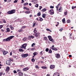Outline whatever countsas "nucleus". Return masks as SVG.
Instances as JSON below:
<instances>
[{"mask_svg": "<svg viewBox=\"0 0 76 76\" xmlns=\"http://www.w3.org/2000/svg\"><path fill=\"white\" fill-rule=\"evenodd\" d=\"M14 37L15 36H13L9 37L7 38L6 39H4L3 40V42H5V41H6V42H7V41H10V39H12L13 38H14Z\"/></svg>", "mask_w": 76, "mask_h": 76, "instance_id": "1", "label": "nucleus"}, {"mask_svg": "<svg viewBox=\"0 0 76 76\" xmlns=\"http://www.w3.org/2000/svg\"><path fill=\"white\" fill-rule=\"evenodd\" d=\"M15 12H16V10H12L7 12V15H12V14L15 13Z\"/></svg>", "mask_w": 76, "mask_h": 76, "instance_id": "2", "label": "nucleus"}, {"mask_svg": "<svg viewBox=\"0 0 76 76\" xmlns=\"http://www.w3.org/2000/svg\"><path fill=\"white\" fill-rule=\"evenodd\" d=\"M39 33H37L34 34L35 37H36V38L37 39H38V38H39Z\"/></svg>", "mask_w": 76, "mask_h": 76, "instance_id": "3", "label": "nucleus"}, {"mask_svg": "<svg viewBox=\"0 0 76 76\" xmlns=\"http://www.w3.org/2000/svg\"><path fill=\"white\" fill-rule=\"evenodd\" d=\"M27 45V44L26 43L23 44L22 45V47L21 48H24L25 50L26 49V46Z\"/></svg>", "mask_w": 76, "mask_h": 76, "instance_id": "4", "label": "nucleus"}, {"mask_svg": "<svg viewBox=\"0 0 76 76\" xmlns=\"http://www.w3.org/2000/svg\"><path fill=\"white\" fill-rule=\"evenodd\" d=\"M37 20V21H40V22H42V20H43V19L42 18L38 17V18H37L36 19Z\"/></svg>", "mask_w": 76, "mask_h": 76, "instance_id": "5", "label": "nucleus"}, {"mask_svg": "<svg viewBox=\"0 0 76 76\" xmlns=\"http://www.w3.org/2000/svg\"><path fill=\"white\" fill-rule=\"evenodd\" d=\"M6 63L7 65H9V66H10V63H11V61H10L9 60H8L6 61Z\"/></svg>", "mask_w": 76, "mask_h": 76, "instance_id": "6", "label": "nucleus"}, {"mask_svg": "<svg viewBox=\"0 0 76 76\" xmlns=\"http://www.w3.org/2000/svg\"><path fill=\"white\" fill-rule=\"evenodd\" d=\"M10 67H9V66H7L6 67L5 71L6 73H8L9 72V71L10 70Z\"/></svg>", "mask_w": 76, "mask_h": 76, "instance_id": "7", "label": "nucleus"}, {"mask_svg": "<svg viewBox=\"0 0 76 76\" xmlns=\"http://www.w3.org/2000/svg\"><path fill=\"white\" fill-rule=\"evenodd\" d=\"M50 14V15H53L54 12V10H53V9H51L49 11Z\"/></svg>", "mask_w": 76, "mask_h": 76, "instance_id": "8", "label": "nucleus"}, {"mask_svg": "<svg viewBox=\"0 0 76 76\" xmlns=\"http://www.w3.org/2000/svg\"><path fill=\"white\" fill-rule=\"evenodd\" d=\"M56 57L57 58H59L60 57V55L59 54H55Z\"/></svg>", "mask_w": 76, "mask_h": 76, "instance_id": "9", "label": "nucleus"}, {"mask_svg": "<svg viewBox=\"0 0 76 76\" xmlns=\"http://www.w3.org/2000/svg\"><path fill=\"white\" fill-rule=\"evenodd\" d=\"M59 73L58 72H56L53 75V76H59Z\"/></svg>", "mask_w": 76, "mask_h": 76, "instance_id": "10", "label": "nucleus"}, {"mask_svg": "<svg viewBox=\"0 0 76 76\" xmlns=\"http://www.w3.org/2000/svg\"><path fill=\"white\" fill-rule=\"evenodd\" d=\"M9 52L8 51H6V50H4V51L3 53V54L4 56H5L6 54H7Z\"/></svg>", "mask_w": 76, "mask_h": 76, "instance_id": "11", "label": "nucleus"}, {"mask_svg": "<svg viewBox=\"0 0 76 76\" xmlns=\"http://www.w3.org/2000/svg\"><path fill=\"white\" fill-rule=\"evenodd\" d=\"M54 67H55V66L54 65H50V68L51 69H53Z\"/></svg>", "mask_w": 76, "mask_h": 76, "instance_id": "12", "label": "nucleus"}, {"mask_svg": "<svg viewBox=\"0 0 76 76\" xmlns=\"http://www.w3.org/2000/svg\"><path fill=\"white\" fill-rule=\"evenodd\" d=\"M29 69L28 68V67H26L23 69V71H27Z\"/></svg>", "mask_w": 76, "mask_h": 76, "instance_id": "13", "label": "nucleus"}, {"mask_svg": "<svg viewBox=\"0 0 76 76\" xmlns=\"http://www.w3.org/2000/svg\"><path fill=\"white\" fill-rule=\"evenodd\" d=\"M51 50H54V51H57L58 50L55 47H54L53 48H51Z\"/></svg>", "mask_w": 76, "mask_h": 76, "instance_id": "14", "label": "nucleus"}, {"mask_svg": "<svg viewBox=\"0 0 76 76\" xmlns=\"http://www.w3.org/2000/svg\"><path fill=\"white\" fill-rule=\"evenodd\" d=\"M24 13L26 14H29L31 13V11H26L25 12H24Z\"/></svg>", "mask_w": 76, "mask_h": 76, "instance_id": "15", "label": "nucleus"}, {"mask_svg": "<svg viewBox=\"0 0 76 76\" xmlns=\"http://www.w3.org/2000/svg\"><path fill=\"white\" fill-rule=\"evenodd\" d=\"M18 74H19V76H23V73H22V72H19Z\"/></svg>", "mask_w": 76, "mask_h": 76, "instance_id": "16", "label": "nucleus"}, {"mask_svg": "<svg viewBox=\"0 0 76 76\" xmlns=\"http://www.w3.org/2000/svg\"><path fill=\"white\" fill-rule=\"evenodd\" d=\"M46 10H47V9H46L45 8H44V9H42L41 10V12H45V11H46Z\"/></svg>", "mask_w": 76, "mask_h": 76, "instance_id": "17", "label": "nucleus"}, {"mask_svg": "<svg viewBox=\"0 0 76 76\" xmlns=\"http://www.w3.org/2000/svg\"><path fill=\"white\" fill-rule=\"evenodd\" d=\"M62 8H61V7H60L59 8V9L58 10H59V12H62Z\"/></svg>", "mask_w": 76, "mask_h": 76, "instance_id": "18", "label": "nucleus"}, {"mask_svg": "<svg viewBox=\"0 0 76 76\" xmlns=\"http://www.w3.org/2000/svg\"><path fill=\"white\" fill-rule=\"evenodd\" d=\"M6 30L7 31H6L7 32H9L10 31V28H7Z\"/></svg>", "mask_w": 76, "mask_h": 76, "instance_id": "19", "label": "nucleus"}, {"mask_svg": "<svg viewBox=\"0 0 76 76\" xmlns=\"http://www.w3.org/2000/svg\"><path fill=\"white\" fill-rule=\"evenodd\" d=\"M10 27L12 30L14 29V27H13V26H12V25H10Z\"/></svg>", "mask_w": 76, "mask_h": 76, "instance_id": "20", "label": "nucleus"}, {"mask_svg": "<svg viewBox=\"0 0 76 76\" xmlns=\"http://www.w3.org/2000/svg\"><path fill=\"white\" fill-rule=\"evenodd\" d=\"M46 16V14H43L42 15V18H45Z\"/></svg>", "mask_w": 76, "mask_h": 76, "instance_id": "21", "label": "nucleus"}, {"mask_svg": "<svg viewBox=\"0 0 76 76\" xmlns=\"http://www.w3.org/2000/svg\"><path fill=\"white\" fill-rule=\"evenodd\" d=\"M41 12H39L37 13V16H41Z\"/></svg>", "mask_w": 76, "mask_h": 76, "instance_id": "22", "label": "nucleus"}, {"mask_svg": "<svg viewBox=\"0 0 76 76\" xmlns=\"http://www.w3.org/2000/svg\"><path fill=\"white\" fill-rule=\"evenodd\" d=\"M65 21H66V20H65V18H64V19L62 20V22L63 23H65Z\"/></svg>", "mask_w": 76, "mask_h": 76, "instance_id": "23", "label": "nucleus"}, {"mask_svg": "<svg viewBox=\"0 0 76 76\" xmlns=\"http://www.w3.org/2000/svg\"><path fill=\"white\" fill-rule=\"evenodd\" d=\"M19 51H20V52H23V50L22 49H19Z\"/></svg>", "mask_w": 76, "mask_h": 76, "instance_id": "24", "label": "nucleus"}, {"mask_svg": "<svg viewBox=\"0 0 76 76\" xmlns=\"http://www.w3.org/2000/svg\"><path fill=\"white\" fill-rule=\"evenodd\" d=\"M21 56L22 57H23V58H25V56L24 54H22Z\"/></svg>", "mask_w": 76, "mask_h": 76, "instance_id": "25", "label": "nucleus"}, {"mask_svg": "<svg viewBox=\"0 0 76 76\" xmlns=\"http://www.w3.org/2000/svg\"><path fill=\"white\" fill-rule=\"evenodd\" d=\"M35 23H36V22L34 21L33 23V26H32V27H34L35 26Z\"/></svg>", "mask_w": 76, "mask_h": 76, "instance_id": "26", "label": "nucleus"}, {"mask_svg": "<svg viewBox=\"0 0 76 76\" xmlns=\"http://www.w3.org/2000/svg\"><path fill=\"white\" fill-rule=\"evenodd\" d=\"M22 31H23V29H22V28L18 30V32H22Z\"/></svg>", "mask_w": 76, "mask_h": 76, "instance_id": "27", "label": "nucleus"}, {"mask_svg": "<svg viewBox=\"0 0 76 76\" xmlns=\"http://www.w3.org/2000/svg\"><path fill=\"white\" fill-rule=\"evenodd\" d=\"M48 38L50 41L51 40V39H52V38H51V36H48Z\"/></svg>", "mask_w": 76, "mask_h": 76, "instance_id": "28", "label": "nucleus"}, {"mask_svg": "<svg viewBox=\"0 0 76 76\" xmlns=\"http://www.w3.org/2000/svg\"><path fill=\"white\" fill-rule=\"evenodd\" d=\"M37 52H34V53H33V55L34 56H36V55H37Z\"/></svg>", "mask_w": 76, "mask_h": 76, "instance_id": "29", "label": "nucleus"}, {"mask_svg": "<svg viewBox=\"0 0 76 76\" xmlns=\"http://www.w3.org/2000/svg\"><path fill=\"white\" fill-rule=\"evenodd\" d=\"M28 39V40H30L31 39V36H29L27 38Z\"/></svg>", "mask_w": 76, "mask_h": 76, "instance_id": "30", "label": "nucleus"}, {"mask_svg": "<svg viewBox=\"0 0 76 76\" xmlns=\"http://www.w3.org/2000/svg\"><path fill=\"white\" fill-rule=\"evenodd\" d=\"M27 39V38L26 37H24L23 38V41H26Z\"/></svg>", "mask_w": 76, "mask_h": 76, "instance_id": "31", "label": "nucleus"}, {"mask_svg": "<svg viewBox=\"0 0 76 76\" xmlns=\"http://www.w3.org/2000/svg\"><path fill=\"white\" fill-rule=\"evenodd\" d=\"M50 41H52L53 42H55L54 40V39H50Z\"/></svg>", "mask_w": 76, "mask_h": 76, "instance_id": "32", "label": "nucleus"}, {"mask_svg": "<svg viewBox=\"0 0 76 76\" xmlns=\"http://www.w3.org/2000/svg\"><path fill=\"white\" fill-rule=\"evenodd\" d=\"M28 3L27 2H26L24 4L23 6H26V5H28Z\"/></svg>", "mask_w": 76, "mask_h": 76, "instance_id": "33", "label": "nucleus"}, {"mask_svg": "<svg viewBox=\"0 0 76 76\" xmlns=\"http://www.w3.org/2000/svg\"><path fill=\"white\" fill-rule=\"evenodd\" d=\"M2 20L4 23H6V20L5 19H2Z\"/></svg>", "mask_w": 76, "mask_h": 76, "instance_id": "34", "label": "nucleus"}, {"mask_svg": "<svg viewBox=\"0 0 76 76\" xmlns=\"http://www.w3.org/2000/svg\"><path fill=\"white\" fill-rule=\"evenodd\" d=\"M45 51H46V52H48V51H49V49H48V48H47L45 49Z\"/></svg>", "mask_w": 76, "mask_h": 76, "instance_id": "35", "label": "nucleus"}, {"mask_svg": "<svg viewBox=\"0 0 76 76\" xmlns=\"http://www.w3.org/2000/svg\"><path fill=\"white\" fill-rule=\"evenodd\" d=\"M34 33H37V30H36V28H35L34 29Z\"/></svg>", "mask_w": 76, "mask_h": 76, "instance_id": "36", "label": "nucleus"}, {"mask_svg": "<svg viewBox=\"0 0 76 76\" xmlns=\"http://www.w3.org/2000/svg\"><path fill=\"white\" fill-rule=\"evenodd\" d=\"M42 68L43 69H47V67L46 66H42Z\"/></svg>", "mask_w": 76, "mask_h": 76, "instance_id": "37", "label": "nucleus"}, {"mask_svg": "<svg viewBox=\"0 0 76 76\" xmlns=\"http://www.w3.org/2000/svg\"><path fill=\"white\" fill-rule=\"evenodd\" d=\"M26 26H22V27H21V29H23V28H26Z\"/></svg>", "mask_w": 76, "mask_h": 76, "instance_id": "38", "label": "nucleus"}, {"mask_svg": "<svg viewBox=\"0 0 76 76\" xmlns=\"http://www.w3.org/2000/svg\"><path fill=\"white\" fill-rule=\"evenodd\" d=\"M49 53H52V50H51V49L49 50Z\"/></svg>", "mask_w": 76, "mask_h": 76, "instance_id": "39", "label": "nucleus"}, {"mask_svg": "<svg viewBox=\"0 0 76 76\" xmlns=\"http://www.w3.org/2000/svg\"><path fill=\"white\" fill-rule=\"evenodd\" d=\"M67 23H70L71 21H70V20H67Z\"/></svg>", "mask_w": 76, "mask_h": 76, "instance_id": "40", "label": "nucleus"}, {"mask_svg": "<svg viewBox=\"0 0 76 76\" xmlns=\"http://www.w3.org/2000/svg\"><path fill=\"white\" fill-rule=\"evenodd\" d=\"M35 67L36 69H39V67H38V66L37 65L35 66Z\"/></svg>", "mask_w": 76, "mask_h": 76, "instance_id": "41", "label": "nucleus"}, {"mask_svg": "<svg viewBox=\"0 0 76 76\" xmlns=\"http://www.w3.org/2000/svg\"><path fill=\"white\" fill-rule=\"evenodd\" d=\"M63 40H64L65 41L66 40V37L64 36L63 37Z\"/></svg>", "mask_w": 76, "mask_h": 76, "instance_id": "42", "label": "nucleus"}, {"mask_svg": "<svg viewBox=\"0 0 76 76\" xmlns=\"http://www.w3.org/2000/svg\"><path fill=\"white\" fill-rule=\"evenodd\" d=\"M25 57H28V53L25 54Z\"/></svg>", "mask_w": 76, "mask_h": 76, "instance_id": "43", "label": "nucleus"}, {"mask_svg": "<svg viewBox=\"0 0 76 76\" xmlns=\"http://www.w3.org/2000/svg\"><path fill=\"white\" fill-rule=\"evenodd\" d=\"M44 39H45L46 40V41H47V40H48V39H47V37H44Z\"/></svg>", "mask_w": 76, "mask_h": 76, "instance_id": "44", "label": "nucleus"}, {"mask_svg": "<svg viewBox=\"0 0 76 76\" xmlns=\"http://www.w3.org/2000/svg\"><path fill=\"white\" fill-rule=\"evenodd\" d=\"M31 38H32V39H34V38H35V37L32 35H31Z\"/></svg>", "mask_w": 76, "mask_h": 76, "instance_id": "45", "label": "nucleus"}, {"mask_svg": "<svg viewBox=\"0 0 76 76\" xmlns=\"http://www.w3.org/2000/svg\"><path fill=\"white\" fill-rule=\"evenodd\" d=\"M18 1V0H15L14 1V3H17Z\"/></svg>", "mask_w": 76, "mask_h": 76, "instance_id": "46", "label": "nucleus"}, {"mask_svg": "<svg viewBox=\"0 0 76 76\" xmlns=\"http://www.w3.org/2000/svg\"><path fill=\"white\" fill-rule=\"evenodd\" d=\"M41 9H42V7L40 6L39 8V10H41Z\"/></svg>", "mask_w": 76, "mask_h": 76, "instance_id": "47", "label": "nucleus"}, {"mask_svg": "<svg viewBox=\"0 0 76 76\" xmlns=\"http://www.w3.org/2000/svg\"><path fill=\"white\" fill-rule=\"evenodd\" d=\"M31 61H32V62H35V59L34 58H33L31 59Z\"/></svg>", "mask_w": 76, "mask_h": 76, "instance_id": "48", "label": "nucleus"}, {"mask_svg": "<svg viewBox=\"0 0 76 76\" xmlns=\"http://www.w3.org/2000/svg\"><path fill=\"white\" fill-rule=\"evenodd\" d=\"M14 73V74H16V73H17V72L15 70L13 71Z\"/></svg>", "mask_w": 76, "mask_h": 76, "instance_id": "49", "label": "nucleus"}, {"mask_svg": "<svg viewBox=\"0 0 76 76\" xmlns=\"http://www.w3.org/2000/svg\"><path fill=\"white\" fill-rule=\"evenodd\" d=\"M3 27V26L2 25H0V29H1V28H2Z\"/></svg>", "mask_w": 76, "mask_h": 76, "instance_id": "50", "label": "nucleus"}, {"mask_svg": "<svg viewBox=\"0 0 76 76\" xmlns=\"http://www.w3.org/2000/svg\"><path fill=\"white\" fill-rule=\"evenodd\" d=\"M56 10L57 11H58V6H56Z\"/></svg>", "mask_w": 76, "mask_h": 76, "instance_id": "51", "label": "nucleus"}, {"mask_svg": "<svg viewBox=\"0 0 76 76\" xmlns=\"http://www.w3.org/2000/svg\"><path fill=\"white\" fill-rule=\"evenodd\" d=\"M35 45V43H33L31 45V47H34V45Z\"/></svg>", "mask_w": 76, "mask_h": 76, "instance_id": "52", "label": "nucleus"}, {"mask_svg": "<svg viewBox=\"0 0 76 76\" xmlns=\"http://www.w3.org/2000/svg\"><path fill=\"white\" fill-rule=\"evenodd\" d=\"M50 9H53L54 8V6H51L50 7Z\"/></svg>", "mask_w": 76, "mask_h": 76, "instance_id": "53", "label": "nucleus"}, {"mask_svg": "<svg viewBox=\"0 0 76 76\" xmlns=\"http://www.w3.org/2000/svg\"><path fill=\"white\" fill-rule=\"evenodd\" d=\"M2 75H3V72H0V76H2Z\"/></svg>", "mask_w": 76, "mask_h": 76, "instance_id": "54", "label": "nucleus"}, {"mask_svg": "<svg viewBox=\"0 0 76 76\" xmlns=\"http://www.w3.org/2000/svg\"><path fill=\"white\" fill-rule=\"evenodd\" d=\"M35 7H38V4H36Z\"/></svg>", "mask_w": 76, "mask_h": 76, "instance_id": "55", "label": "nucleus"}, {"mask_svg": "<svg viewBox=\"0 0 76 76\" xmlns=\"http://www.w3.org/2000/svg\"><path fill=\"white\" fill-rule=\"evenodd\" d=\"M72 34H71L70 35H69V37H70V38H72Z\"/></svg>", "mask_w": 76, "mask_h": 76, "instance_id": "56", "label": "nucleus"}, {"mask_svg": "<svg viewBox=\"0 0 76 76\" xmlns=\"http://www.w3.org/2000/svg\"><path fill=\"white\" fill-rule=\"evenodd\" d=\"M75 8H76V6L72 7V9H75Z\"/></svg>", "mask_w": 76, "mask_h": 76, "instance_id": "57", "label": "nucleus"}, {"mask_svg": "<svg viewBox=\"0 0 76 76\" xmlns=\"http://www.w3.org/2000/svg\"><path fill=\"white\" fill-rule=\"evenodd\" d=\"M9 59L11 61H13V59H12L10 58H9Z\"/></svg>", "mask_w": 76, "mask_h": 76, "instance_id": "58", "label": "nucleus"}, {"mask_svg": "<svg viewBox=\"0 0 76 76\" xmlns=\"http://www.w3.org/2000/svg\"><path fill=\"white\" fill-rule=\"evenodd\" d=\"M35 50V48H32L31 49V51H33V50Z\"/></svg>", "mask_w": 76, "mask_h": 76, "instance_id": "59", "label": "nucleus"}, {"mask_svg": "<svg viewBox=\"0 0 76 76\" xmlns=\"http://www.w3.org/2000/svg\"><path fill=\"white\" fill-rule=\"evenodd\" d=\"M17 72H21V70L20 69H18L17 70Z\"/></svg>", "mask_w": 76, "mask_h": 76, "instance_id": "60", "label": "nucleus"}, {"mask_svg": "<svg viewBox=\"0 0 76 76\" xmlns=\"http://www.w3.org/2000/svg\"><path fill=\"white\" fill-rule=\"evenodd\" d=\"M61 5V4L59 3L58 4V5H57V6L59 7L60 6V5Z\"/></svg>", "mask_w": 76, "mask_h": 76, "instance_id": "61", "label": "nucleus"}, {"mask_svg": "<svg viewBox=\"0 0 76 76\" xmlns=\"http://www.w3.org/2000/svg\"><path fill=\"white\" fill-rule=\"evenodd\" d=\"M64 14H65V15H67V12H65Z\"/></svg>", "mask_w": 76, "mask_h": 76, "instance_id": "62", "label": "nucleus"}, {"mask_svg": "<svg viewBox=\"0 0 76 76\" xmlns=\"http://www.w3.org/2000/svg\"><path fill=\"white\" fill-rule=\"evenodd\" d=\"M26 10H29V8L27 7V8H26Z\"/></svg>", "mask_w": 76, "mask_h": 76, "instance_id": "63", "label": "nucleus"}, {"mask_svg": "<svg viewBox=\"0 0 76 76\" xmlns=\"http://www.w3.org/2000/svg\"><path fill=\"white\" fill-rule=\"evenodd\" d=\"M54 45H53L52 46V47H50V49H51L52 48H54Z\"/></svg>", "mask_w": 76, "mask_h": 76, "instance_id": "64", "label": "nucleus"}]
</instances>
